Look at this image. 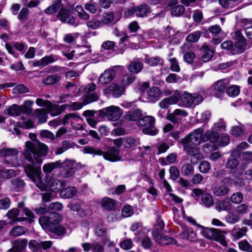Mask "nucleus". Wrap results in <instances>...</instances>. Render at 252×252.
Listing matches in <instances>:
<instances>
[{"label": "nucleus", "instance_id": "obj_1", "mask_svg": "<svg viewBox=\"0 0 252 252\" xmlns=\"http://www.w3.org/2000/svg\"><path fill=\"white\" fill-rule=\"evenodd\" d=\"M30 138L33 142L29 141L26 143V149L24 151V155L27 159L32 163L41 164L42 162V157L47 155L48 148L44 143L36 139V135L30 133Z\"/></svg>", "mask_w": 252, "mask_h": 252}, {"label": "nucleus", "instance_id": "obj_2", "mask_svg": "<svg viewBox=\"0 0 252 252\" xmlns=\"http://www.w3.org/2000/svg\"><path fill=\"white\" fill-rule=\"evenodd\" d=\"M25 171L31 180L35 183L37 187L41 190L50 189L52 191L59 190L61 183L58 180L46 178V183H44L41 177V170L40 166L27 164L25 167Z\"/></svg>", "mask_w": 252, "mask_h": 252}, {"label": "nucleus", "instance_id": "obj_3", "mask_svg": "<svg viewBox=\"0 0 252 252\" xmlns=\"http://www.w3.org/2000/svg\"><path fill=\"white\" fill-rule=\"evenodd\" d=\"M233 38L237 40L234 44L232 41L227 40L220 45L222 49L226 50L232 55L239 54L244 52L246 49V39L240 30H236L231 33Z\"/></svg>", "mask_w": 252, "mask_h": 252}, {"label": "nucleus", "instance_id": "obj_4", "mask_svg": "<svg viewBox=\"0 0 252 252\" xmlns=\"http://www.w3.org/2000/svg\"><path fill=\"white\" fill-rule=\"evenodd\" d=\"M181 99L182 105L187 107L193 106L192 94L185 92L182 95L178 91H176L174 94L162 99L158 103V106L161 109H167L170 105L177 104Z\"/></svg>", "mask_w": 252, "mask_h": 252}, {"label": "nucleus", "instance_id": "obj_5", "mask_svg": "<svg viewBox=\"0 0 252 252\" xmlns=\"http://www.w3.org/2000/svg\"><path fill=\"white\" fill-rule=\"evenodd\" d=\"M203 129L197 128L181 140L183 149L197 147L202 142Z\"/></svg>", "mask_w": 252, "mask_h": 252}, {"label": "nucleus", "instance_id": "obj_6", "mask_svg": "<svg viewBox=\"0 0 252 252\" xmlns=\"http://www.w3.org/2000/svg\"><path fill=\"white\" fill-rule=\"evenodd\" d=\"M83 152L85 154H92L94 155H102L104 159L110 161L114 162L121 160L120 156V150L115 148H111L106 152L95 149L92 147H85L84 148Z\"/></svg>", "mask_w": 252, "mask_h": 252}, {"label": "nucleus", "instance_id": "obj_7", "mask_svg": "<svg viewBox=\"0 0 252 252\" xmlns=\"http://www.w3.org/2000/svg\"><path fill=\"white\" fill-rule=\"evenodd\" d=\"M156 120L152 116H146L140 119L137 122V125L141 127L142 131L146 134L155 135L158 130L155 127Z\"/></svg>", "mask_w": 252, "mask_h": 252}, {"label": "nucleus", "instance_id": "obj_8", "mask_svg": "<svg viewBox=\"0 0 252 252\" xmlns=\"http://www.w3.org/2000/svg\"><path fill=\"white\" fill-rule=\"evenodd\" d=\"M62 220V216L57 213L50 212L39 218V222L42 228L46 230L50 229V227L54 226Z\"/></svg>", "mask_w": 252, "mask_h": 252}, {"label": "nucleus", "instance_id": "obj_9", "mask_svg": "<svg viewBox=\"0 0 252 252\" xmlns=\"http://www.w3.org/2000/svg\"><path fill=\"white\" fill-rule=\"evenodd\" d=\"M75 161L73 159H66L63 161L60 160V165L59 168L62 169L60 175L63 178L70 177L74 173V165Z\"/></svg>", "mask_w": 252, "mask_h": 252}, {"label": "nucleus", "instance_id": "obj_10", "mask_svg": "<svg viewBox=\"0 0 252 252\" xmlns=\"http://www.w3.org/2000/svg\"><path fill=\"white\" fill-rule=\"evenodd\" d=\"M125 89L117 81L111 83L108 88L103 90L104 94L111 95L115 98L121 97L124 93Z\"/></svg>", "mask_w": 252, "mask_h": 252}, {"label": "nucleus", "instance_id": "obj_11", "mask_svg": "<svg viewBox=\"0 0 252 252\" xmlns=\"http://www.w3.org/2000/svg\"><path fill=\"white\" fill-rule=\"evenodd\" d=\"M151 10L149 6L142 4L137 7L126 8L125 10V16H131L135 14L136 16H144L150 14Z\"/></svg>", "mask_w": 252, "mask_h": 252}, {"label": "nucleus", "instance_id": "obj_12", "mask_svg": "<svg viewBox=\"0 0 252 252\" xmlns=\"http://www.w3.org/2000/svg\"><path fill=\"white\" fill-rule=\"evenodd\" d=\"M101 112L111 121H117L121 117L123 112L118 106H110L101 110Z\"/></svg>", "mask_w": 252, "mask_h": 252}, {"label": "nucleus", "instance_id": "obj_13", "mask_svg": "<svg viewBox=\"0 0 252 252\" xmlns=\"http://www.w3.org/2000/svg\"><path fill=\"white\" fill-rule=\"evenodd\" d=\"M199 226L201 228V234L207 239L218 241L223 236L222 232L218 229L206 228L201 225Z\"/></svg>", "mask_w": 252, "mask_h": 252}, {"label": "nucleus", "instance_id": "obj_14", "mask_svg": "<svg viewBox=\"0 0 252 252\" xmlns=\"http://www.w3.org/2000/svg\"><path fill=\"white\" fill-rule=\"evenodd\" d=\"M239 164L238 160L235 158H230L227 160L225 166L227 169H230L234 176L237 177L242 175L245 168L243 164L237 168Z\"/></svg>", "mask_w": 252, "mask_h": 252}, {"label": "nucleus", "instance_id": "obj_15", "mask_svg": "<svg viewBox=\"0 0 252 252\" xmlns=\"http://www.w3.org/2000/svg\"><path fill=\"white\" fill-rule=\"evenodd\" d=\"M184 151L190 156V162L193 165L198 163V161L203 158V155L200 152L198 147L183 149Z\"/></svg>", "mask_w": 252, "mask_h": 252}, {"label": "nucleus", "instance_id": "obj_16", "mask_svg": "<svg viewBox=\"0 0 252 252\" xmlns=\"http://www.w3.org/2000/svg\"><path fill=\"white\" fill-rule=\"evenodd\" d=\"M116 67L105 70L99 76L98 83L101 85L107 84L114 80L116 76Z\"/></svg>", "mask_w": 252, "mask_h": 252}, {"label": "nucleus", "instance_id": "obj_17", "mask_svg": "<svg viewBox=\"0 0 252 252\" xmlns=\"http://www.w3.org/2000/svg\"><path fill=\"white\" fill-rule=\"evenodd\" d=\"M153 235L155 241L162 245L175 244L176 243V240L175 239L167 236L163 235L162 233L159 234L157 229L153 230Z\"/></svg>", "mask_w": 252, "mask_h": 252}, {"label": "nucleus", "instance_id": "obj_18", "mask_svg": "<svg viewBox=\"0 0 252 252\" xmlns=\"http://www.w3.org/2000/svg\"><path fill=\"white\" fill-rule=\"evenodd\" d=\"M230 80L225 78L218 81L212 85V88L214 90L215 95L219 97L221 94L224 93L226 86L229 84Z\"/></svg>", "mask_w": 252, "mask_h": 252}, {"label": "nucleus", "instance_id": "obj_19", "mask_svg": "<svg viewBox=\"0 0 252 252\" xmlns=\"http://www.w3.org/2000/svg\"><path fill=\"white\" fill-rule=\"evenodd\" d=\"M188 115V113L187 111L181 109H176L173 112L168 114L167 115V119L173 123H176L179 121L186 117Z\"/></svg>", "mask_w": 252, "mask_h": 252}, {"label": "nucleus", "instance_id": "obj_20", "mask_svg": "<svg viewBox=\"0 0 252 252\" xmlns=\"http://www.w3.org/2000/svg\"><path fill=\"white\" fill-rule=\"evenodd\" d=\"M162 93L157 87H153L149 89L146 94V97L151 102H156L159 99Z\"/></svg>", "mask_w": 252, "mask_h": 252}, {"label": "nucleus", "instance_id": "obj_21", "mask_svg": "<svg viewBox=\"0 0 252 252\" xmlns=\"http://www.w3.org/2000/svg\"><path fill=\"white\" fill-rule=\"evenodd\" d=\"M34 102L31 100H26L24 101L23 104L20 106L17 105V116L18 113H22L28 115L32 114V106Z\"/></svg>", "mask_w": 252, "mask_h": 252}, {"label": "nucleus", "instance_id": "obj_22", "mask_svg": "<svg viewBox=\"0 0 252 252\" xmlns=\"http://www.w3.org/2000/svg\"><path fill=\"white\" fill-rule=\"evenodd\" d=\"M180 238L189 240L191 242H196L197 235L191 228H185L179 235Z\"/></svg>", "mask_w": 252, "mask_h": 252}, {"label": "nucleus", "instance_id": "obj_23", "mask_svg": "<svg viewBox=\"0 0 252 252\" xmlns=\"http://www.w3.org/2000/svg\"><path fill=\"white\" fill-rule=\"evenodd\" d=\"M48 113L46 109L38 108L34 110L32 113V116L38 119L37 124L40 125L47 121Z\"/></svg>", "mask_w": 252, "mask_h": 252}, {"label": "nucleus", "instance_id": "obj_24", "mask_svg": "<svg viewBox=\"0 0 252 252\" xmlns=\"http://www.w3.org/2000/svg\"><path fill=\"white\" fill-rule=\"evenodd\" d=\"M203 139L204 141H209L213 144H216L219 140V133L213 129L209 130L205 133Z\"/></svg>", "mask_w": 252, "mask_h": 252}, {"label": "nucleus", "instance_id": "obj_25", "mask_svg": "<svg viewBox=\"0 0 252 252\" xmlns=\"http://www.w3.org/2000/svg\"><path fill=\"white\" fill-rule=\"evenodd\" d=\"M57 18L63 23H65L74 26H78L82 22L81 20L82 17H57Z\"/></svg>", "mask_w": 252, "mask_h": 252}, {"label": "nucleus", "instance_id": "obj_26", "mask_svg": "<svg viewBox=\"0 0 252 252\" xmlns=\"http://www.w3.org/2000/svg\"><path fill=\"white\" fill-rule=\"evenodd\" d=\"M203 54L202 56V60L204 63L209 62L214 55V50H211L209 45L204 43L202 47Z\"/></svg>", "mask_w": 252, "mask_h": 252}, {"label": "nucleus", "instance_id": "obj_27", "mask_svg": "<svg viewBox=\"0 0 252 252\" xmlns=\"http://www.w3.org/2000/svg\"><path fill=\"white\" fill-rule=\"evenodd\" d=\"M231 208V202L227 199L221 200L217 203L216 205V209L219 212L222 211L229 212Z\"/></svg>", "mask_w": 252, "mask_h": 252}, {"label": "nucleus", "instance_id": "obj_28", "mask_svg": "<svg viewBox=\"0 0 252 252\" xmlns=\"http://www.w3.org/2000/svg\"><path fill=\"white\" fill-rule=\"evenodd\" d=\"M81 119V117L77 115V113H69L64 116L62 123L64 125L69 123L72 125L74 122H78Z\"/></svg>", "mask_w": 252, "mask_h": 252}, {"label": "nucleus", "instance_id": "obj_29", "mask_svg": "<svg viewBox=\"0 0 252 252\" xmlns=\"http://www.w3.org/2000/svg\"><path fill=\"white\" fill-rule=\"evenodd\" d=\"M77 193V189L73 187H69L60 191V196L64 198H70L73 197Z\"/></svg>", "mask_w": 252, "mask_h": 252}, {"label": "nucleus", "instance_id": "obj_30", "mask_svg": "<svg viewBox=\"0 0 252 252\" xmlns=\"http://www.w3.org/2000/svg\"><path fill=\"white\" fill-rule=\"evenodd\" d=\"M101 205L105 209L111 211L115 209L116 202L110 198L105 197L101 201Z\"/></svg>", "mask_w": 252, "mask_h": 252}, {"label": "nucleus", "instance_id": "obj_31", "mask_svg": "<svg viewBox=\"0 0 252 252\" xmlns=\"http://www.w3.org/2000/svg\"><path fill=\"white\" fill-rule=\"evenodd\" d=\"M194 171L192 164L187 163L184 164L181 168V172L184 176H189L191 175Z\"/></svg>", "mask_w": 252, "mask_h": 252}, {"label": "nucleus", "instance_id": "obj_32", "mask_svg": "<svg viewBox=\"0 0 252 252\" xmlns=\"http://www.w3.org/2000/svg\"><path fill=\"white\" fill-rule=\"evenodd\" d=\"M36 103L40 107L44 106L46 107V110L48 112H50L52 110L55 109L54 104L49 100H45L42 98H38L36 100Z\"/></svg>", "mask_w": 252, "mask_h": 252}, {"label": "nucleus", "instance_id": "obj_33", "mask_svg": "<svg viewBox=\"0 0 252 252\" xmlns=\"http://www.w3.org/2000/svg\"><path fill=\"white\" fill-rule=\"evenodd\" d=\"M229 191V189L225 185H217L213 189L214 193L218 196L226 195Z\"/></svg>", "mask_w": 252, "mask_h": 252}, {"label": "nucleus", "instance_id": "obj_34", "mask_svg": "<svg viewBox=\"0 0 252 252\" xmlns=\"http://www.w3.org/2000/svg\"><path fill=\"white\" fill-rule=\"evenodd\" d=\"M139 144V140L131 137L124 138V146L126 148L133 149Z\"/></svg>", "mask_w": 252, "mask_h": 252}, {"label": "nucleus", "instance_id": "obj_35", "mask_svg": "<svg viewBox=\"0 0 252 252\" xmlns=\"http://www.w3.org/2000/svg\"><path fill=\"white\" fill-rule=\"evenodd\" d=\"M61 3V0H55L51 5L48 7L45 10V13L48 15L55 14L59 10Z\"/></svg>", "mask_w": 252, "mask_h": 252}, {"label": "nucleus", "instance_id": "obj_36", "mask_svg": "<svg viewBox=\"0 0 252 252\" xmlns=\"http://www.w3.org/2000/svg\"><path fill=\"white\" fill-rule=\"evenodd\" d=\"M60 160L56 161L54 162L45 164L43 165V170L45 174H50L54 169L58 168L60 166Z\"/></svg>", "mask_w": 252, "mask_h": 252}, {"label": "nucleus", "instance_id": "obj_37", "mask_svg": "<svg viewBox=\"0 0 252 252\" xmlns=\"http://www.w3.org/2000/svg\"><path fill=\"white\" fill-rule=\"evenodd\" d=\"M143 64L138 61L132 62L128 66V70L130 72L135 73H138L141 71L143 68Z\"/></svg>", "mask_w": 252, "mask_h": 252}, {"label": "nucleus", "instance_id": "obj_38", "mask_svg": "<svg viewBox=\"0 0 252 252\" xmlns=\"http://www.w3.org/2000/svg\"><path fill=\"white\" fill-rule=\"evenodd\" d=\"M134 79L135 77L132 75L127 74L124 76L120 80L117 82L120 83V85L124 87V88L126 89V87L131 84L134 81Z\"/></svg>", "mask_w": 252, "mask_h": 252}, {"label": "nucleus", "instance_id": "obj_39", "mask_svg": "<svg viewBox=\"0 0 252 252\" xmlns=\"http://www.w3.org/2000/svg\"><path fill=\"white\" fill-rule=\"evenodd\" d=\"M145 63L151 66H157L158 65H163L164 61L159 57H154L151 58H146L145 59Z\"/></svg>", "mask_w": 252, "mask_h": 252}, {"label": "nucleus", "instance_id": "obj_40", "mask_svg": "<svg viewBox=\"0 0 252 252\" xmlns=\"http://www.w3.org/2000/svg\"><path fill=\"white\" fill-rule=\"evenodd\" d=\"M61 79V77L59 75H51L43 79L42 82L45 85H49L59 82Z\"/></svg>", "mask_w": 252, "mask_h": 252}, {"label": "nucleus", "instance_id": "obj_41", "mask_svg": "<svg viewBox=\"0 0 252 252\" xmlns=\"http://www.w3.org/2000/svg\"><path fill=\"white\" fill-rule=\"evenodd\" d=\"M21 118L22 122L17 123V126L26 128H31L33 127V123L32 120L24 117H22Z\"/></svg>", "mask_w": 252, "mask_h": 252}, {"label": "nucleus", "instance_id": "obj_42", "mask_svg": "<svg viewBox=\"0 0 252 252\" xmlns=\"http://www.w3.org/2000/svg\"><path fill=\"white\" fill-rule=\"evenodd\" d=\"M201 199L203 204L207 208H209L214 204V199L210 194H203Z\"/></svg>", "mask_w": 252, "mask_h": 252}, {"label": "nucleus", "instance_id": "obj_43", "mask_svg": "<svg viewBox=\"0 0 252 252\" xmlns=\"http://www.w3.org/2000/svg\"><path fill=\"white\" fill-rule=\"evenodd\" d=\"M240 220L239 215L236 212H229L225 218L226 221L230 224H234Z\"/></svg>", "mask_w": 252, "mask_h": 252}, {"label": "nucleus", "instance_id": "obj_44", "mask_svg": "<svg viewBox=\"0 0 252 252\" xmlns=\"http://www.w3.org/2000/svg\"><path fill=\"white\" fill-rule=\"evenodd\" d=\"M201 32L199 31H196L188 34L186 37V39L188 42H196L199 40Z\"/></svg>", "mask_w": 252, "mask_h": 252}, {"label": "nucleus", "instance_id": "obj_45", "mask_svg": "<svg viewBox=\"0 0 252 252\" xmlns=\"http://www.w3.org/2000/svg\"><path fill=\"white\" fill-rule=\"evenodd\" d=\"M49 231L51 232L54 233L58 235H63L65 233V230L64 228L60 225L59 223L56 224L54 226L50 227Z\"/></svg>", "mask_w": 252, "mask_h": 252}, {"label": "nucleus", "instance_id": "obj_46", "mask_svg": "<svg viewBox=\"0 0 252 252\" xmlns=\"http://www.w3.org/2000/svg\"><path fill=\"white\" fill-rule=\"evenodd\" d=\"M211 168V166L210 163L207 160L201 161L198 167L200 172L204 174L209 173Z\"/></svg>", "mask_w": 252, "mask_h": 252}, {"label": "nucleus", "instance_id": "obj_47", "mask_svg": "<svg viewBox=\"0 0 252 252\" xmlns=\"http://www.w3.org/2000/svg\"><path fill=\"white\" fill-rule=\"evenodd\" d=\"M16 154V150L14 148H2L0 150V155L1 156L8 158L14 156Z\"/></svg>", "mask_w": 252, "mask_h": 252}, {"label": "nucleus", "instance_id": "obj_48", "mask_svg": "<svg viewBox=\"0 0 252 252\" xmlns=\"http://www.w3.org/2000/svg\"><path fill=\"white\" fill-rule=\"evenodd\" d=\"M72 144L68 141H63L62 142V146L58 148L56 152V155H60L66 151L68 149L71 148Z\"/></svg>", "mask_w": 252, "mask_h": 252}, {"label": "nucleus", "instance_id": "obj_49", "mask_svg": "<svg viewBox=\"0 0 252 252\" xmlns=\"http://www.w3.org/2000/svg\"><path fill=\"white\" fill-rule=\"evenodd\" d=\"M226 93L229 96L235 97L240 93V88L237 85H232L226 89Z\"/></svg>", "mask_w": 252, "mask_h": 252}, {"label": "nucleus", "instance_id": "obj_50", "mask_svg": "<svg viewBox=\"0 0 252 252\" xmlns=\"http://www.w3.org/2000/svg\"><path fill=\"white\" fill-rule=\"evenodd\" d=\"M54 106L55 107V109H54L53 110H52L50 113L52 116H56L60 114H61L63 112L67 107H69V105L67 104H64L61 106L60 107H59L58 105H54Z\"/></svg>", "mask_w": 252, "mask_h": 252}, {"label": "nucleus", "instance_id": "obj_51", "mask_svg": "<svg viewBox=\"0 0 252 252\" xmlns=\"http://www.w3.org/2000/svg\"><path fill=\"white\" fill-rule=\"evenodd\" d=\"M243 194L240 192L233 193L230 197V202L234 204H240L243 200Z\"/></svg>", "mask_w": 252, "mask_h": 252}, {"label": "nucleus", "instance_id": "obj_52", "mask_svg": "<svg viewBox=\"0 0 252 252\" xmlns=\"http://www.w3.org/2000/svg\"><path fill=\"white\" fill-rule=\"evenodd\" d=\"M28 244V240L26 239H17V252H22L26 248Z\"/></svg>", "mask_w": 252, "mask_h": 252}, {"label": "nucleus", "instance_id": "obj_53", "mask_svg": "<svg viewBox=\"0 0 252 252\" xmlns=\"http://www.w3.org/2000/svg\"><path fill=\"white\" fill-rule=\"evenodd\" d=\"M170 178L172 180H176L180 176V171L178 168L175 166H172L169 168Z\"/></svg>", "mask_w": 252, "mask_h": 252}, {"label": "nucleus", "instance_id": "obj_54", "mask_svg": "<svg viewBox=\"0 0 252 252\" xmlns=\"http://www.w3.org/2000/svg\"><path fill=\"white\" fill-rule=\"evenodd\" d=\"M247 231V227H242L241 228H236L233 231V235L236 239H239L242 238Z\"/></svg>", "mask_w": 252, "mask_h": 252}, {"label": "nucleus", "instance_id": "obj_55", "mask_svg": "<svg viewBox=\"0 0 252 252\" xmlns=\"http://www.w3.org/2000/svg\"><path fill=\"white\" fill-rule=\"evenodd\" d=\"M185 11V8L183 5H179L174 7L171 10V14L173 16H181Z\"/></svg>", "mask_w": 252, "mask_h": 252}, {"label": "nucleus", "instance_id": "obj_56", "mask_svg": "<svg viewBox=\"0 0 252 252\" xmlns=\"http://www.w3.org/2000/svg\"><path fill=\"white\" fill-rule=\"evenodd\" d=\"M119 17H103L102 23L113 25L120 20Z\"/></svg>", "mask_w": 252, "mask_h": 252}, {"label": "nucleus", "instance_id": "obj_57", "mask_svg": "<svg viewBox=\"0 0 252 252\" xmlns=\"http://www.w3.org/2000/svg\"><path fill=\"white\" fill-rule=\"evenodd\" d=\"M6 217L9 220L8 223L13 224L16 221V209H12L6 214Z\"/></svg>", "mask_w": 252, "mask_h": 252}, {"label": "nucleus", "instance_id": "obj_58", "mask_svg": "<svg viewBox=\"0 0 252 252\" xmlns=\"http://www.w3.org/2000/svg\"><path fill=\"white\" fill-rule=\"evenodd\" d=\"M177 154L176 153H172L168 154L166 158V160L168 163H164V165H167L168 164H173L177 162Z\"/></svg>", "mask_w": 252, "mask_h": 252}, {"label": "nucleus", "instance_id": "obj_59", "mask_svg": "<svg viewBox=\"0 0 252 252\" xmlns=\"http://www.w3.org/2000/svg\"><path fill=\"white\" fill-rule=\"evenodd\" d=\"M102 22L99 20L96 19L95 18H92V19L89 20L87 22V25L88 27L92 29H96L98 28L101 24Z\"/></svg>", "mask_w": 252, "mask_h": 252}, {"label": "nucleus", "instance_id": "obj_60", "mask_svg": "<svg viewBox=\"0 0 252 252\" xmlns=\"http://www.w3.org/2000/svg\"><path fill=\"white\" fill-rule=\"evenodd\" d=\"M171 64V69L172 71L179 72L180 68L179 65V63L176 58H171L169 59Z\"/></svg>", "mask_w": 252, "mask_h": 252}, {"label": "nucleus", "instance_id": "obj_61", "mask_svg": "<svg viewBox=\"0 0 252 252\" xmlns=\"http://www.w3.org/2000/svg\"><path fill=\"white\" fill-rule=\"evenodd\" d=\"M29 248L32 251H38L41 248L40 243L34 240H32L29 244Z\"/></svg>", "mask_w": 252, "mask_h": 252}, {"label": "nucleus", "instance_id": "obj_62", "mask_svg": "<svg viewBox=\"0 0 252 252\" xmlns=\"http://www.w3.org/2000/svg\"><path fill=\"white\" fill-rule=\"evenodd\" d=\"M242 160L246 162H250L252 161V152H245L240 154Z\"/></svg>", "mask_w": 252, "mask_h": 252}, {"label": "nucleus", "instance_id": "obj_63", "mask_svg": "<svg viewBox=\"0 0 252 252\" xmlns=\"http://www.w3.org/2000/svg\"><path fill=\"white\" fill-rule=\"evenodd\" d=\"M120 246L124 250H129L132 247V242L130 239H125L120 243Z\"/></svg>", "mask_w": 252, "mask_h": 252}, {"label": "nucleus", "instance_id": "obj_64", "mask_svg": "<svg viewBox=\"0 0 252 252\" xmlns=\"http://www.w3.org/2000/svg\"><path fill=\"white\" fill-rule=\"evenodd\" d=\"M10 200L8 198H4L0 200V209L6 210L10 206Z\"/></svg>", "mask_w": 252, "mask_h": 252}]
</instances>
